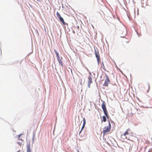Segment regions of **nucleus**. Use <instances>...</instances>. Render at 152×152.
Masks as SVG:
<instances>
[{
	"label": "nucleus",
	"mask_w": 152,
	"mask_h": 152,
	"mask_svg": "<svg viewBox=\"0 0 152 152\" xmlns=\"http://www.w3.org/2000/svg\"><path fill=\"white\" fill-rule=\"evenodd\" d=\"M111 128V124L110 122L109 123V124L107 126H105L103 130V134L104 135L106 134L108 132L110 131Z\"/></svg>",
	"instance_id": "obj_1"
},
{
	"label": "nucleus",
	"mask_w": 152,
	"mask_h": 152,
	"mask_svg": "<svg viewBox=\"0 0 152 152\" xmlns=\"http://www.w3.org/2000/svg\"><path fill=\"white\" fill-rule=\"evenodd\" d=\"M102 107L104 114L107 118H108V116L107 113V110L106 109L105 102H103L102 104Z\"/></svg>",
	"instance_id": "obj_2"
},
{
	"label": "nucleus",
	"mask_w": 152,
	"mask_h": 152,
	"mask_svg": "<svg viewBox=\"0 0 152 152\" xmlns=\"http://www.w3.org/2000/svg\"><path fill=\"white\" fill-rule=\"evenodd\" d=\"M95 54L96 57L97 58L98 63H99L100 60V57L99 52L98 51H96V50H95Z\"/></svg>",
	"instance_id": "obj_3"
},
{
	"label": "nucleus",
	"mask_w": 152,
	"mask_h": 152,
	"mask_svg": "<svg viewBox=\"0 0 152 152\" xmlns=\"http://www.w3.org/2000/svg\"><path fill=\"white\" fill-rule=\"evenodd\" d=\"M110 81L109 77L108 76H106V79L105 80L104 83L103 85L104 86L107 87L108 86V84L109 83Z\"/></svg>",
	"instance_id": "obj_4"
},
{
	"label": "nucleus",
	"mask_w": 152,
	"mask_h": 152,
	"mask_svg": "<svg viewBox=\"0 0 152 152\" xmlns=\"http://www.w3.org/2000/svg\"><path fill=\"white\" fill-rule=\"evenodd\" d=\"M88 87L90 88V84L91 83H92V78L91 76H89L88 77Z\"/></svg>",
	"instance_id": "obj_5"
},
{
	"label": "nucleus",
	"mask_w": 152,
	"mask_h": 152,
	"mask_svg": "<svg viewBox=\"0 0 152 152\" xmlns=\"http://www.w3.org/2000/svg\"><path fill=\"white\" fill-rule=\"evenodd\" d=\"M83 126L82 127V128H81V131H80V132H81L83 130V128H84L85 126V124H86V119H85V118H83Z\"/></svg>",
	"instance_id": "obj_6"
},
{
	"label": "nucleus",
	"mask_w": 152,
	"mask_h": 152,
	"mask_svg": "<svg viewBox=\"0 0 152 152\" xmlns=\"http://www.w3.org/2000/svg\"><path fill=\"white\" fill-rule=\"evenodd\" d=\"M27 152H31V149L30 145L28 144L26 146Z\"/></svg>",
	"instance_id": "obj_7"
},
{
	"label": "nucleus",
	"mask_w": 152,
	"mask_h": 152,
	"mask_svg": "<svg viewBox=\"0 0 152 152\" xmlns=\"http://www.w3.org/2000/svg\"><path fill=\"white\" fill-rule=\"evenodd\" d=\"M131 130L129 128L127 129L124 134V135L126 136L127 135L129 134V132Z\"/></svg>",
	"instance_id": "obj_8"
},
{
	"label": "nucleus",
	"mask_w": 152,
	"mask_h": 152,
	"mask_svg": "<svg viewBox=\"0 0 152 152\" xmlns=\"http://www.w3.org/2000/svg\"><path fill=\"white\" fill-rule=\"evenodd\" d=\"M57 60H58V61L60 65L62 66V67H63V63H62L61 60L60 59V57L57 58Z\"/></svg>",
	"instance_id": "obj_9"
},
{
	"label": "nucleus",
	"mask_w": 152,
	"mask_h": 152,
	"mask_svg": "<svg viewBox=\"0 0 152 152\" xmlns=\"http://www.w3.org/2000/svg\"><path fill=\"white\" fill-rule=\"evenodd\" d=\"M59 20H60V21L62 23H63V24L64 25H65L66 24V23H65V22H64L63 18L62 17H61V18H60L59 19Z\"/></svg>",
	"instance_id": "obj_10"
},
{
	"label": "nucleus",
	"mask_w": 152,
	"mask_h": 152,
	"mask_svg": "<svg viewBox=\"0 0 152 152\" xmlns=\"http://www.w3.org/2000/svg\"><path fill=\"white\" fill-rule=\"evenodd\" d=\"M56 15H57V17L59 18V19L61 17V15L58 12H57Z\"/></svg>",
	"instance_id": "obj_11"
},
{
	"label": "nucleus",
	"mask_w": 152,
	"mask_h": 152,
	"mask_svg": "<svg viewBox=\"0 0 152 152\" xmlns=\"http://www.w3.org/2000/svg\"><path fill=\"white\" fill-rule=\"evenodd\" d=\"M54 51L56 55V56L57 57V58H59V55L58 54V52H57L56 50H54Z\"/></svg>",
	"instance_id": "obj_12"
},
{
	"label": "nucleus",
	"mask_w": 152,
	"mask_h": 152,
	"mask_svg": "<svg viewBox=\"0 0 152 152\" xmlns=\"http://www.w3.org/2000/svg\"><path fill=\"white\" fill-rule=\"evenodd\" d=\"M103 121L104 122H106V118L105 116H103L102 117Z\"/></svg>",
	"instance_id": "obj_13"
},
{
	"label": "nucleus",
	"mask_w": 152,
	"mask_h": 152,
	"mask_svg": "<svg viewBox=\"0 0 152 152\" xmlns=\"http://www.w3.org/2000/svg\"><path fill=\"white\" fill-rule=\"evenodd\" d=\"M21 134H20V135H18V138H19V139H20V136H21Z\"/></svg>",
	"instance_id": "obj_14"
}]
</instances>
